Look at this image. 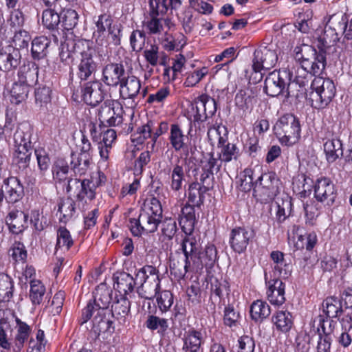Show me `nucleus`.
<instances>
[{
	"mask_svg": "<svg viewBox=\"0 0 352 352\" xmlns=\"http://www.w3.org/2000/svg\"><path fill=\"white\" fill-rule=\"evenodd\" d=\"M182 340L184 352H198L204 342L202 333L193 328L184 333Z\"/></svg>",
	"mask_w": 352,
	"mask_h": 352,
	"instance_id": "nucleus-23",
	"label": "nucleus"
},
{
	"mask_svg": "<svg viewBox=\"0 0 352 352\" xmlns=\"http://www.w3.org/2000/svg\"><path fill=\"white\" fill-rule=\"evenodd\" d=\"M256 100L254 97L247 95L245 92L241 91L235 96V104L241 109L245 111L251 109L253 106V102Z\"/></svg>",
	"mask_w": 352,
	"mask_h": 352,
	"instance_id": "nucleus-63",
	"label": "nucleus"
},
{
	"mask_svg": "<svg viewBox=\"0 0 352 352\" xmlns=\"http://www.w3.org/2000/svg\"><path fill=\"white\" fill-rule=\"evenodd\" d=\"M336 93V88L331 79L316 76L312 80L308 99L312 107L324 109L332 101Z\"/></svg>",
	"mask_w": 352,
	"mask_h": 352,
	"instance_id": "nucleus-4",
	"label": "nucleus"
},
{
	"mask_svg": "<svg viewBox=\"0 0 352 352\" xmlns=\"http://www.w3.org/2000/svg\"><path fill=\"white\" fill-rule=\"evenodd\" d=\"M270 257L274 264V269L278 272L279 276L283 278L288 277L291 273V266L286 263L283 253L280 251H273L271 252Z\"/></svg>",
	"mask_w": 352,
	"mask_h": 352,
	"instance_id": "nucleus-43",
	"label": "nucleus"
},
{
	"mask_svg": "<svg viewBox=\"0 0 352 352\" xmlns=\"http://www.w3.org/2000/svg\"><path fill=\"white\" fill-rule=\"evenodd\" d=\"M186 136L182 129L177 124L170 126L169 140L175 151H179L186 146Z\"/></svg>",
	"mask_w": 352,
	"mask_h": 352,
	"instance_id": "nucleus-45",
	"label": "nucleus"
},
{
	"mask_svg": "<svg viewBox=\"0 0 352 352\" xmlns=\"http://www.w3.org/2000/svg\"><path fill=\"white\" fill-rule=\"evenodd\" d=\"M272 321L278 331L283 333L289 331L293 326V317L292 314L287 310L276 311L272 318Z\"/></svg>",
	"mask_w": 352,
	"mask_h": 352,
	"instance_id": "nucleus-34",
	"label": "nucleus"
},
{
	"mask_svg": "<svg viewBox=\"0 0 352 352\" xmlns=\"http://www.w3.org/2000/svg\"><path fill=\"white\" fill-rule=\"evenodd\" d=\"M111 294L112 290L105 284H100L96 288L92 302L99 307V313L101 314H103V312L109 314L107 308L112 299Z\"/></svg>",
	"mask_w": 352,
	"mask_h": 352,
	"instance_id": "nucleus-29",
	"label": "nucleus"
},
{
	"mask_svg": "<svg viewBox=\"0 0 352 352\" xmlns=\"http://www.w3.org/2000/svg\"><path fill=\"white\" fill-rule=\"evenodd\" d=\"M38 76V65L30 60L24 62L17 73L18 81L31 87L37 82Z\"/></svg>",
	"mask_w": 352,
	"mask_h": 352,
	"instance_id": "nucleus-20",
	"label": "nucleus"
},
{
	"mask_svg": "<svg viewBox=\"0 0 352 352\" xmlns=\"http://www.w3.org/2000/svg\"><path fill=\"white\" fill-rule=\"evenodd\" d=\"M9 252L16 262H25L26 260L27 251L24 245L21 242H14L10 248Z\"/></svg>",
	"mask_w": 352,
	"mask_h": 352,
	"instance_id": "nucleus-64",
	"label": "nucleus"
},
{
	"mask_svg": "<svg viewBox=\"0 0 352 352\" xmlns=\"http://www.w3.org/2000/svg\"><path fill=\"white\" fill-rule=\"evenodd\" d=\"M267 287V296L269 301L274 305H282L285 301V285L279 278H274L267 280V275L265 276Z\"/></svg>",
	"mask_w": 352,
	"mask_h": 352,
	"instance_id": "nucleus-19",
	"label": "nucleus"
},
{
	"mask_svg": "<svg viewBox=\"0 0 352 352\" xmlns=\"http://www.w3.org/2000/svg\"><path fill=\"white\" fill-rule=\"evenodd\" d=\"M294 58L300 65L302 72L307 74H321L326 67L325 52L320 50L318 52L312 46L302 45L296 46L294 50Z\"/></svg>",
	"mask_w": 352,
	"mask_h": 352,
	"instance_id": "nucleus-2",
	"label": "nucleus"
},
{
	"mask_svg": "<svg viewBox=\"0 0 352 352\" xmlns=\"http://www.w3.org/2000/svg\"><path fill=\"white\" fill-rule=\"evenodd\" d=\"M299 74V69L297 71ZM292 73L287 69L274 70L270 72L265 80L264 91L271 97H276L280 94H285V98L297 97L292 88L296 86L297 84L304 83L302 80H300V76H296V82L292 83Z\"/></svg>",
	"mask_w": 352,
	"mask_h": 352,
	"instance_id": "nucleus-1",
	"label": "nucleus"
},
{
	"mask_svg": "<svg viewBox=\"0 0 352 352\" xmlns=\"http://www.w3.org/2000/svg\"><path fill=\"white\" fill-rule=\"evenodd\" d=\"M274 131L281 144L293 145L300 138V121L294 114H285L276 122Z\"/></svg>",
	"mask_w": 352,
	"mask_h": 352,
	"instance_id": "nucleus-6",
	"label": "nucleus"
},
{
	"mask_svg": "<svg viewBox=\"0 0 352 352\" xmlns=\"http://www.w3.org/2000/svg\"><path fill=\"white\" fill-rule=\"evenodd\" d=\"M278 60V55L274 49L270 46L260 47L254 52L252 69L262 71L274 67Z\"/></svg>",
	"mask_w": 352,
	"mask_h": 352,
	"instance_id": "nucleus-12",
	"label": "nucleus"
},
{
	"mask_svg": "<svg viewBox=\"0 0 352 352\" xmlns=\"http://www.w3.org/2000/svg\"><path fill=\"white\" fill-rule=\"evenodd\" d=\"M31 133L28 127H19L13 135L14 148L32 147Z\"/></svg>",
	"mask_w": 352,
	"mask_h": 352,
	"instance_id": "nucleus-49",
	"label": "nucleus"
},
{
	"mask_svg": "<svg viewBox=\"0 0 352 352\" xmlns=\"http://www.w3.org/2000/svg\"><path fill=\"white\" fill-rule=\"evenodd\" d=\"M217 148L220 150L218 157L222 162L236 160L239 156V150L236 144L228 142L227 138L225 137H219Z\"/></svg>",
	"mask_w": 352,
	"mask_h": 352,
	"instance_id": "nucleus-27",
	"label": "nucleus"
},
{
	"mask_svg": "<svg viewBox=\"0 0 352 352\" xmlns=\"http://www.w3.org/2000/svg\"><path fill=\"white\" fill-rule=\"evenodd\" d=\"M30 298L33 305H40L45 293L44 285L38 280H30Z\"/></svg>",
	"mask_w": 352,
	"mask_h": 352,
	"instance_id": "nucleus-51",
	"label": "nucleus"
},
{
	"mask_svg": "<svg viewBox=\"0 0 352 352\" xmlns=\"http://www.w3.org/2000/svg\"><path fill=\"white\" fill-rule=\"evenodd\" d=\"M123 26L119 23H114L109 27L107 35V40L110 44L118 46L121 44Z\"/></svg>",
	"mask_w": 352,
	"mask_h": 352,
	"instance_id": "nucleus-57",
	"label": "nucleus"
},
{
	"mask_svg": "<svg viewBox=\"0 0 352 352\" xmlns=\"http://www.w3.org/2000/svg\"><path fill=\"white\" fill-rule=\"evenodd\" d=\"M162 219L140 210L138 218L129 219V229L133 236H140L155 232Z\"/></svg>",
	"mask_w": 352,
	"mask_h": 352,
	"instance_id": "nucleus-8",
	"label": "nucleus"
},
{
	"mask_svg": "<svg viewBox=\"0 0 352 352\" xmlns=\"http://www.w3.org/2000/svg\"><path fill=\"white\" fill-rule=\"evenodd\" d=\"M217 252L213 245L206 247L204 252H200V254L195 258L196 263H192L197 267L201 265L202 267H212L217 260Z\"/></svg>",
	"mask_w": 352,
	"mask_h": 352,
	"instance_id": "nucleus-42",
	"label": "nucleus"
},
{
	"mask_svg": "<svg viewBox=\"0 0 352 352\" xmlns=\"http://www.w3.org/2000/svg\"><path fill=\"white\" fill-rule=\"evenodd\" d=\"M12 327L11 320L8 317L0 319V346L6 349H12V339L10 340L8 333H11Z\"/></svg>",
	"mask_w": 352,
	"mask_h": 352,
	"instance_id": "nucleus-44",
	"label": "nucleus"
},
{
	"mask_svg": "<svg viewBox=\"0 0 352 352\" xmlns=\"http://www.w3.org/2000/svg\"><path fill=\"white\" fill-rule=\"evenodd\" d=\"M259 182V196L261 202L272 201L280 192L281 182L276 173L270 171L262 174L256 181Z\"/></svg>",
	"mask_w": 352,
	"mask_h": 352,
	"instance_id": "nucleus-10",
	"label": "nucleus"
},
{
	"mask_svg": "<svg viewBox=\"0 0 352 352\" xmlns=\"http://www.w3.org/2000/svg\"><path fill=\"white\" fill-rule=\"evenodd\" d=\"M3 185L6 186L7 196L5 198L8 202L15 203L23 196V186L20 181L14 177L5 178Z\"/></svg>",
	"mask_w": 352,
	"mask_h": 352,
	"instance_id": "nucleus-26",
	"label": "nucleus"
},
{
	"mask_svg": "<svg viewBox=\"0 0 352 352\" xmlns=\"http://www.w3.org/2000/svg\"><path fill=\"white\" fill-rule=\"evenodd\" d=\"M140 210L148 212L149 214L162 219V208L161 203L158 199L154 197L146 198L144 201L143 206Z\"/></svg>",
	"mask_w": 352,
	"mask_h": 352,
	"instance_id": "nucleus-50",
	"label": "nucleus"
},
{
	"mask_svg": "<svg viewBox=\"0 0 352 352\" xmlns=\"http://www.w3.org/2000/svg\"><path fill=\"white\" fill-rule=\"evenodd\" d=\"M195 206H193L192 204H190L187 203L182 209L183 217L180 221V223H182L183 221L185 219L187 226L189 227L188 230L190 232L193 229L196 221Z\"/></svg>",
	"mask_w": 352,
	"mask_h": 352,
	"instance_id": "nucleus-59",
	"label": "nucleus"
},
{
	"mask_svg": "<svg viewBox=\"0 0 352 352\" xmlns=\"http://www.w3.org/2000/svg\"><path fill=\"white\" fill-rule=\"evenodd\" d=\"M15 322L16 331L12 338V350L14 352H21L25 342L29 338L32 329L28 324L21 321L17 317H15Z\"/></svg>",
	"mask_w": 352,
	"mask_h": 352,
	"instance_id": "nucleus-22",
	"label": "nucleus"
},
{
	"mask_svg": "<svg viewBox=\"0 0 352 352\" xmlns=\"http://www.w3.org/2000/svg\"><path fill=\"white\" fill-rule=\"evenodd\" d=\"M32 151V146L14 148L13 162L22 171L29 166Z\"/></svg>",
	"mask_w": 352,
	"mask_h": 352,
	"instance_id": "nucleus-38",
	"label": "nucleus"
},
{
	"mask_svg": "<svg viewBox=\"0 0 352 352\" xmlns=\"http://www.w3.org/2000/svg\"><path fill=\"white\" fill-rule=\"evenodd\" d=\"M78 21V14L72 9H64L60 12V22L63 28L67 30L74 29Z\"/></svg>",
	"mask_w": 352,
	"mask_h": 352,
	"instance_id": "nucleus-54",
	"label": "nucleus"
},
{
	"mask_svg": "<svg viewBox=\"0 0 352 352\" xmlns=\"http://www.w3.org/2000/svg\"><path fill=\"white\" fill-rule=\"evenodd\" d=\"M270 307L265 301L257 300L251 305L250 316L256 322H262L270 315Z\"/></svg>",
	"mask_w": 352,
	"mask_h": 352,
	"instance_id": "nucleus-39",
	"label": "nucleus"
},
{
	"mask_svg": "<svg viewBox=\"0 0 352 352\" xmlns=\"http://www.w3.org/2000/svg\"><path fill=\"white\" fill-rule=\"evenodd\" d=\"M222 162L217 157H215L213 153H208L201 161L202 170H208L212 173H217L221 167Z\"/></svg>",
	"mask_w": 352,
	"mask_h": 352,
	"instance_id": "nucleus-56",
	"label": "nucleus"
},
{
	"mask_svg": "<svg viewBox=\"0 0 352 352\" xmlns=\"http://www.w3.org/2000/svg\"><path fill=\"white\" fill-rule=\"evenodd\" d=\"M30 87L19 81L15 82L11 89V102L19 104L25 101L28 98Z\"/></svg>",
	"mask_w": 352,
	"mask_h": 352,
	"instance_id": "nucleus-46",
	"label": "nucleus"
},
{
	"mask_svg": "<svg viewBox=\"0 0 352 352\" xmlns=\"http://www.w3.org/2000/svg\"><path fill=\"white\" fill-rule=\"evenodd\" d=\"M91 157L72 153L71 168L76 175L80 176L85 175L89 168Z\"/></svg>",
	"mask_w": 352,
	"mask_h": 352,
	"instance_id": "nucleus-41",
	"label": "nucleus"
},
{
	"mask_svg": "<svg viewBox=\"0 0 352 352\" xmlns=\"http://www.w3.org/2000/svg\"><path fill=\"white\" fill-rule=\"evenodd\" d=\"M34 153L36 157L38 166L42 175L49 169L50 166V159L47 152L43 148L34 149Z\"/></svg>",
	"mask_w": 352,
	"mask_h": 352,
	"instance_id": "nucleus-58",
	"label": "nucleus"
},
{
	"mask_svg": "<svg viewBox=\"0 0 352 352\" xmlns=\"http://www.w3.org/2000/svg\"><path fill=\"white\" fill-rule=\"evenodd\" d=\"M193 105H195L194 108L195 109V113L193 116L195 124L206 121L208 118L206 112V107L204 106L201 95L195 99Z\"/></svg>",
	"mask_w": 352,
	"mask_h": 352,
	"instance_id": "nucleus-60",
	"label": "nucleus"
},
{
	"mask_svg": "<svg viewBox=\"0 0 352 352\" xmlns=\"http://www.w3.org/2000/svg\"><path fill=\"white\" fill-rule=\"evenodd\" d=\"M253 237V230L245 227H236L230 231L229 244L234 252L241 254L245 251Z\"/></svg>",
	"mask_w": 352,
	"mask_h": 352,
	"instance_id": "nucleus-13",
	"label": "nucleus"
},
{
	"mask_svg": "<svg viewBox=\"0 0 352 352\" xmlns=\"http://www.w3.org/2000/svg\"><path fill=\"white\" fill-rule=\"evenodd\" d=\"M113 23V19L110 14L104 13L99 15L97 20L95 21L97 33L99 35L104 34L107 29L108 30Z\"/></svg>",
	"mask_w": 352,
	"mask_h": 352,
	"instance_id": "nucleus-61",
	"label": "nucleus"
},
{
	"mask_svg": "<svg viewBox=\"0 0 352 352\" xmlns=\"http://www.w3.org/2000/svg\"><path fill=\"white\" fill-rule=\"evenodd\" d=\"M323 311L327 318H336L343 313L342 302L335 296L327 298L323 303Z\"/></svg>",
	"mask_w": 352,
	"mask_h": 352,
	"instance_id": "nucleus-40",
	"label": "nucleus"
},
{
	"mask_svg": "<svg viewBox=\"0 0 352 352\" xmlns=\"http://www.w3.org/2000/svg\"><path fill=\"white\" fill-rule=\"evenodd\" d=\"M68 172L69 166L63 160H57L52 168L54 179L58 182L67 181L66 186H67L68 181L72 179L67 177Z\"/></svg>",
	"mask_w": 352,
	"mask_h": 352,
	"instance_id": "nucleus-53",
	"label": "nucleus"
},
{
	"mask_svg": "<svg viewBox=\"0 0 352 352\" xmlns=\"http://www.w3.org/2000/svg\"><path fill=\"white\" fill-rule=\"evenodd\" d=\"M28 219V215L24 212L12 209L8 214L6 222L12 233L19 234L27 227Z\"/></svg>",
	"mask_w": 352,
	"mask_h": 352,
	"instance_id": "nucleus-21",
	"label": "nucleus"
},
{
	"mask_svg": "<svg viewBox=\"0 0 352 352\" xmlns=\"http://www.w3.org/2000/svg\"><path fill=\"white\" fill-rule=\"evenodd\" d=\"M102 85L98 80L85 82L82 87V98L84 102L91 106H96L102 101L104 94Z\"/></svg>",
	"mask_w": 352,
	"mask_h": 352,
	"instance_id": "nucleus-18",
	"label": "nucleus"
},
{
	"mask_svg": "<svg viewBox=\"0 0 352 352\" xmlns=\"http://www.w3.org/2000/svg\"><path fill=\"white\" fill-rule=\"evenodd\" d=\"M21 62L19 49L8 46L0 52V69L3 72L15 70Z\"/></svg>",
	"mask_w": 352,
	"mask_h": 352,
	"instance_id": "nucleus-17",
	"label": "nucleus"
},
{
	"mask_svg": "<svg viewBox=\"0 0 352 352\" xmlns=\"http://www.w3.org/2000/svg\"><path fill=\"white\" fill-rule=\"evenodd\" d=\"M69 45L81 56L78 65V77L81 80H88L98 68V55L96 50L89 46L88 41L83 39H78V41L74 43L71 42Z\"/></svg>",
	"mask_w": 352,
	"mask_h": 352,
	"instance_id": "nucleus-3",
	"label": "nucleus"
},
{
	"mask_svg": "<svg viewBox=\"0 0 352 352\" xmlns=\"http://www.w3.org/2000/svg\"><path fill=\"white\" fill-rule=\"evenodd\" d=\"M157 302L162 312H166L173 304V295L168 290L160 292L157 298Z\"/></svg>",
	"mask_w": 352,
	"mask_h": 352,
	"instance_id": "nucleus-62",
	"label": "nucleus"
},
{
	"mask_svg": "<svg viewBox=\"0 0 352 352\" xmlns=\"http://www.w3.org/2000/svg\"><path fill=\"white\" fill-rule=\"evenodd\" d=\"M153 123L148 122L147 124L139 126L135 133L132 135V142L137 144H142L145 140L151 139L152 146L153 145Z\"/></svg>",
	"mask_w": 352,
	"mask_h": 352,
	"instance_id": "nucleus-47",
	"label": "nucleus"
},
{
	"mask_svg": "<svg viewBox=\"0 0 352 352\" xmlns=\"http://www.w3.org/2000/svg\"><path fill=\"white\" fill-rule=\"evenodd\" d=\"M114 288L120 293L123 292L124 295L131 292L138 281L126 272H121L118 276H114Z\"/></svg>",
	"mask_w": 352,
	"mask_h": 352,
	"instance_id": "nucleus-35",
	"label": "nucleus"
},
{
	"mask_svg": "<svg viewBox=\"0 0 352 352\" xmlns=\"http://www.w3.org/2000/svg\"><path fill=\"white\" fill-rule=\"evenodd\" d=\"M187 234L186 231H184ZM182 249L184 255L189 258L192 263H196L195 258L200 254L201 245L194 236L186 234L182 241Z\"/></svg>",
	"mask_w": 352,
	"mask_h": 352,
	"instance_id": "nucleus-31",
	"label": "nucleus"
},
{
	"mask_svg": "<svg viewBox=\"0 0 352 352\" xmlns=\"http://www.w3.org/2000/svg\"><path fill=\"white\" fill-rule=\"evenodd\" d=\"M120 87V95L123 99H133L139 94L144 98L146 94V89L140 91V80L134 75L132 71L128 74V77H125L123 81L119 85Z\"/></svg>",
	"mask_w": 352,
	"mask_h": 352,
	"instance_id": "nucleus-16",
	"label": "nucleus"
},
{
	"mask_svg": "<svg viewBox=\"0 0 352 352\" xmlns=\"http://www.w3.org/2000/svg\"><path fill=\"white\" fill-rule=\"evenodd\" d=\"M51 41L44 36L35 37L32 41L31 54L34 60L45 58L48 53L47 49Z\"/></svg>",
	"mask_w": 352,
	"mask_h": 352,
	"instance_id": "nucleus-33",
	"label": "nucleus"
},
{
	"mask_svg": "<svg viewBox=\"0 0 352 352\" xmlns=\"http://www.w3.org/2000/svg\"><path fill=\"white\" fill-rule=\"evenodd\" d=\"M145 326L151 331L157 330L159 333L164 334L168 328V320L150 314L145 322Z\"/></svg>",
	"mask_w": 352,
	"mask_h": 352,
	"instance_id": "nucleus-52",
	"label": "nucleus"
},
{
	"mask_svg": "<svg viewBox=\"0 0 352 352\" xmlns=\"http://www.w3.org/2000/svg\"><path fill=\"white\" fill-rule=\"evenodd\" d=\"M132 70L122 63H110L102 68L101 80L107 86L117 87Z\"/></svg>",
	"mask_w": 352,
	"mask_h": 352,
	"instance_id": "nucleus-11",
	"label": "nucleus"
},
{
	"mask_svg": "<svg viewBox=\"0 0 352 352\" xmlns=\"http://www.w3.org/2000/svg\"><path fill=\"white\" fill-rule=\"evenodd\" d=\"M123 109L114 100H106L100 107L98 119L104 126H116L122 123Z\"/></svg>",
	"mask_w": 352,
	"mask_h": 352,
	"instance_id": "nucleus-9",
	"label": "nucleus"
},
{
	"mask_svg": "<svg viewBox=\"0 0 352 352\" xmlns=\"http://www.w3.org/2000/svg\"><path fill=\"white\" fill-rule=\"evenodd\" d=\"M107 312H103V314L99 313V307L90 300L82 310L79 323L82 325L92 318V330L95 333L111 334L114 332V327L112 325L113 322L107 317Z\"/></svg>",
	"mask_w": 352,
	"mask_h": 352,
	"instance_id": "nucleus-7",
	"label": "nucleus"
},
{
	"mask_svg": "<svg viewBox=\"0 0 352 352\" xmlns=\"http://www.w3.org/2000/svg\"><path fill=\"white\" fill-rule=\"evenodd\" d=\"M74 244L69 231L65 227H60L57 230L56 250L65 248L68 250Z\"/></svg>",
	"mask_w": 352,
	"mask_h": 352,
	"instance_id": "nucleus-55",
	"label": "nucleus"
},
{
	"mask_svg": "<svg viewBox=\"0 0 352 352\" xmlns=\"http://www.w3.org/2000/svg\"><path fill=\"white\" fill-rule=\"evenodd\" d=\"M43 25L49 30H55L60 23V13L58 14L56 8H48L43 11Z\"/></svg>",
	"mask_w": 352,
	"mask_h": 352,
	"instance_id": "nucleus-48",
	"label": "nucleus"
},
{
	"mask_svg": "<svg viewBox=\"0 0 352 352\" xmlns=\"http://www.w3.org/2000/svg\"><path fill=\"white\" fill-rule=\"evenodd\" d=\"M186 166L183 164H174L169 170L170 188L174 192H179L186 184Z\"/></svg>",
	"mask_w": 352,
	"mask_h": 352,
	"instance_id": "nucleus-25",
	"label": "nucleus"
},
{
	"mask_svg": "<svg viewBox=\"0 0 352 352\" xmlns=\"http://www.w3.org/2000/svg\"><path fill=\"white\" fill-rule=\"evenodd\" d=\"M98 177L94 176L91 179H71L68 181L66 192L76 197L78 201H82L85 197L93 200L96 197V187L104 183L106 177L100 171L97 173Z\"/></svg>",
	"mask_w": 352,
	"mask_h": 352,
	"instance_id": "nucleus-5",
	"label": "nucleus"
},
{
	"mask_svg": "<svg viewBox=\"0 0 352 352\" xmlns=\"http://www.w3.org/2000/svg\"><path fill=\"white\" fill-rule=\"evenodd\" d=\"M131 309V302L129 299L120 296L116 298L111 305L112 316L116 318L119 323L124 324L126 321V318L129 315Z\"/></svg>",
	"mask_w": 352,
	"mask_h": 352,
	"instance_id": "nucleus-28",
	"label": "nucleus"
},
{
	"mask_svg": "<svg viewBox=\"0 0 352 352\" xmlns=\"http://www.w3.org/2000/svg\"><path fill=\"white\" fill-rule=\"evenodd\" d=\"M314 197L320 202L331 205L336 197V190L332 181L328 177H321L314 184Z\"/></svg>",
	"mask_w": 352,
	"mask_h": 352,
	"instance_id": "nucleus-14",
	"label": "nucleus"
},
{
	"mask_svg": "<svg viewBox=\"0 0 352 352\" xmlns=\"http://www.w3.org/2000/svg\"><path fill=\"white\" fill-rule=\"evenodd\" d=\"M324 140L326 142L323 144L324 151L326 159L329 163H333L336 161L340 156L343 155V148L342 141L339 137L335 134L329 128L327 129Z\"/></svg>",
	"mask_w": 352,
	"mask_h": 352,
	"instance_id": "nucleus-15",
	"label": "nucleus"
},
{
	"mask_svg": "<svg viewBox=\"0 0 352 352\" xmlns=\"http://www.w3.org/2000/svg\"><path fill=\"white\" fill-rule=\"evenodd\" d=\"M199 182L191 183L187 190V197L188 203L193 206L200 207L204 201V194L208 191Z\"/></svg>",
	"mask_w": 352,
	"mask_h": 352,
	"instance_id": "nucleus-37",
	"label": "nucleus"
},
{
	"mask_svg": "<svg viewBox=\"0 0 352 352\" xmlns=\"http://www.w3.org/2000/svg\"><path fill=\"white\" fill-rule=\"evenodd\" d=\"M191 263L192 261L188 256L186 257L181 253H177L170 258L171 274L179 279L184 278L191 265Z\"/></svg>",
	"mask_w": 352,
	"mask_h": 352,
	"instance_id": "nucleus-24",
	"label": "nucleus"
},
{
	"mask_svg": "<svg viewBox=\"0 0 352 352\" xmlns=\"http://www.w3.org/2000/svg\"><path fill=\"white\" fill-rule=\"evenodd\" d=\"M14 282L6 273L0 272V302H10L13 297Z\"/></svg>",
	"mask_w": 352,
	"mask_h": 352,
	"instance_id": "nucleus-36",
	"label": "nucleus"
},
{
	"mask_svg": "<svg viewBox=\"0 0 352 352\" xmlns=\"http://www.w3.org/2000/svg\"><path fill=\"white\" fill-rule=\"evenodd\" d=\"M138 288L139 295L145 299H152L155 296L160 288V280L157 276L151 277L148 280L139 279Z\"/></svg>",
	"mask_w": 352,
	"mask_h": 352,
	"instance_id": "nucleus-30",
	"label": "nucleus"
},
{
	"mask_svg": "<svg viewBox=\"0 0 352 352\" xmlns=\"http://www.w3.org/2000/svg\"><path fill=\"white\" fill-rule=\"evenodd\" d=\"M68 195L69 197L65 199H61L58 206V212L60 214L59 220L63 223H67L73 219L76 212V202L71 197L73 195Z\"/></svg>",
	"mask_w": 352,
	"mask_h": 352,
	"instance_id": "nucleus-32",
	"label": "nucleus"
}]
</instances>
